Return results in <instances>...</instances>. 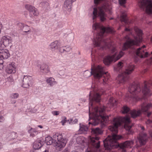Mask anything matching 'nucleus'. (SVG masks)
<instances>
[{
    "mask_svg": "<svg viewBox=\"0 0 152 152\" xmlns=\"http://www.w3.org/2000/svg\"><path fill=\"white\" fill-rule=\"evenodd\" d=\"M0 83L1 85L4 86L7 85V81L6 79L1 81H0Z\"/></svg>",
    "mask_w": 152,
    "mask_h": 152,
    "instance_id": "58836bf2",
    "label": "nucleus"
},
{
    "mask_svg": "<svg viewBox=\"0 0 152 152\" xmlns=\"http://www.w3.org/2000/svg\"><path fill=\"white\" fill-rule=\"evenodd\" d=\"M105 108V107L103 106L100 108L96 107L94 109L95 111L97 113L95 114V117L97 118L92 124V125H96L101 122L102 123V126L103 127L105 124L108 122V116L106 115L104 113Z\"/></svg>",
    "mask_w": 152,
    "mask_h": 152,
    "instance_id": "7ed1b4c3",
    "label": "nucleus"
},
{
    "mask_svg": "<svg viewBox=\"0 0 152 152\" xmlns=\"http://www.w3.org/2000/svg\"><path fill=\"white\" fill-rule=\"evenodd\" d=\"M7 81V85H9L13 82V80L11 77H10L6 79Z\"/></svg>",
    "mask_w": 152,
    "mask_h": 152,
    "instance_id": "f704fd0d",
    "label": "nucleus"
},
{
    "mask_svg": "<svg viewBox=\"0 0 152 152\" xmlns=\"http://www.w3.org/2000/svg\"><path fill=\"white\" fill-rule=\"evenodd\" d=\"M30 28L27 25H25L23 26L22 28V30L25 32H27L29 31Z\"/></svg>",
    "mask_w": 152,
    "mask_h": 152,
    "instance_id": "2f4dec72",
    "label": "nucleus"
},
{
    "mask_svg": "<svg viewBox=\"0 0 152 152\" xmlns=\"http://www.w3.org/2000/svg\"><path fill=\"white\" fill-rule=\"evenodd\" d=\"M134 66L133 65H129L126 69L125 71L118 75V80L120 83H123L127 78V75L131 74L134 70Z\"/></svg>",
    "mask_w": 152,
    "mask_h": 152,
    "instance_id": "1a4fd4ad",
    "label": "nucleus"
},
{
    "mask_svg": "<svg viewBox=\"0 0 152 152\" xmlns=\"http://www.w3.org/2000/svg\"><path fill=\"white\" fill-rule=\"evenodd\" d=\"M5 47V45L3 43L1 42L0 41V51L3 50L4 49H3Z\"/></svg>",
    "mask_w": 152,
    "mask_h": 152,
    "instance_id": "ea45409f",
    "label": "nucleus"
},
{
    "mask_svg": "<svg viewBox=\"0 0 152 152\" xmlns=\"http://www.w3.org/2000/svg\"><path fill=\"white\" fill-rule=\"evenodd\" d=\"M138 5L142 9H145L146 12L149 14L152 13V2L150 0H141Z\"/></svg>",
    "mask_w": 152,
    "mask_h": 152,
    "instance_id": "6e6552de",
    "label": "nucleus"
},
{
    "mask_svg": "<svg viewBox=\"0 0 152 152\" xmlns=\"http://www.w3.org/2000/svg\"><path fill=\"white\" fill-rule=\"evenodd\" d=\"M38 126L40 128H42V126H41V125H39V126Z\"/></svg>",
    "mask_w": 152,
    "mask_h": 152,
    "instance_id": "13d9d810",
    "label": "nucleus"
},
{
    "mask_svg": "<svg viewBox=\"0 0 152 152\" xmlns=\"http://www.w3.org/2000/svg\"><path fill=\"white\" fill-rule=\"evenodd\" d=\"M122 63L121 62H119L118 63L117 65V69L119 70L121 69L122 67Z\"/></svg>",
    "mask_w": 152,
    "mask_h": 152,
    "instance_id": "4c0bfd02",
    "label": "nucleus"
},
{
    "mask_svg": "<svg viewBox=\"0 0 152 152\" xmlns=\"http://www.w3.org/2000/svg\"><path fill=\"white\" fill-rule=\"evenodd\" d=\"M1 42L3 43L6 47L9 45L10 43V39L9 38L6 36L2 37L1 40Z\"/></svg>",
    "mask_w": 152,
    "mask_h": 152,
    "instance_id": "b1692460",
    "label": "nucleus"
},
{
    "mask_svg": "<svg viewBox=\"0 0 152 152\" xmlns=\"http://www.w3.org/2000/svg\"><path fill=\"white\" fill-rule=\"evenodd\" d=\"M109 13L110 14H112V12L111 11V10H109Z\"/></svg>",
    "mask_w": 152,
    "mask_h": 152,
    "instance_id": "4d7b16f0",
    "label": "nucleus"
},
{
    "mask_svg": "<svg viewBox=\"0 0 152 152\" xmlns=\"http://www.w3.org/2000/svg\"><path fill=\"white\" fill-rule=\"evenodd\" d=\"M54 78L53 77H50L47 80V83H49L50 85L51 86L55 85L56 83L55 81Z\"/></svg>",
    "mask_w": 152,
    "mask_h": 152,
    "instance_id": "c85d7f7f",
    "label": "nucleus"
},
{
    "mask_svg": "<svg viewBox=\"0 0 152 152\" xmlns=\"http://www.w3.org/2000/svg\"><path fill=\"white\" fill-rule=\"evenodd\" d=\"M145 47V45L143 46L142 47L139 48L136 51V56L142 58L143 57H146L147 56L148 53L147 52H145L143 48Z\"/></svg>",
    "mask_w": 152,
    "mask_h": 152,
    "instance_id": "4468645a",
    "label": "nucleus"
},
{
    "mask_svg": "<svg viewBox=\"0 0 152 152\" xmlns=\"http://www.w3.org/2000/svg\"><path fill=\"white\" fill-rule=\"evenodd\" d=\"M36 111V109H35V110H34V111H33V110H31V112H32L34 113V112H35Z\"/></svg>",
    "mask_w": 152,
    "mask_h": 152,
    "instance_id": "052dcab7",
    "label": "nucleus"
},
{
    "mask_svg": "<svg viewBox=\"0 0 152 152\" xmlns=\"http://www.w3.org/2000/svg\"><path fill=\"white\" fill-rule=\"evenodd\" d=\"M12 137V138L14 139L16 137V133L14 132H12L11 134Z\"/></svg>",
    "mask_w": 152,
    "mask_h": 152,
    "instance_id": "37998d69",
    "label": "nucleus"
},
{
    "mask_svg": "<svg viewBox=\"0 0 152 152\" xmlns=\"http://www.w3.org/2000/svg\"><path fill=\"white\" fill-rule=\"evenodd\" d=\"M123 151H124V152H126V150H123Z\"/></svg>",
    "mask_w": 152,
    "mask_h": 152,
    "instance_id": "69168bd1",
    "label": "nucleus"
},
{
    "mask_svg": "<svg viewBox=\"0 0 152 152\" xmlns=\"http://www.w3.org/2000/svg\"><path fill=\"white\" fill-rule=\"evenodd\" d=\"M6 71L8 74L14 73L15 72V68L14 65L12 64L8 65L6 69Z\"/></svg>",
    "mask_w": 152,
    "mask_h": 152,
    "instance_id": "6ab92c4d",
    "label": "nucleus"
},
{
    "mask_svg": "<svg viewBox=\"0 0 152 152\" xmlns=\"http://www.w3.org/2000/svg\"><path fill=\"white\" fill-rule=\"evenodd\" d=\"M26 8L30 12H32L34 15H37L38 13L37 12V9L34 7L30 5H25Z\"/></svg>",
    "mask_w": 152,
    "mask_h": 152,
    "instance_id": "412c9836",
    "label": "nucleus"
},
{
    "mask_svg": "<svg viewBox=\"0 0 152 152\" xmlns=\"http://www.w3.org/2000/svg\"><path fill=\"white\" fill-rule=\"evenodd\" d=\"M123 111L122 113H127L129 110V108L126 106H124L123 107Z\"/></svg>",
    "mask_w": 152,
    "mask_h": 152,
    "instance_id": "72a5a7b5",
    "label": "nucleus"
},
{
    "mask_svg": "<svg viewBox=\"0 0 152 152\" xmlns=\"http://www.w3.org/2000/svg\"><path fill=\"white\" fill-rule=\"evenodd\" d=\"M72 3V0H66L64 2V8L66 10L70 9Z\"/></svg>",
    "mask_w": 152,
    "mask_h": 152,
    "instance_id": "5701e85b",
    "label": "nucleus"
},
{
    "mask_svg": "<svg viewBox=\"0 0 152 152\" xmlns=\"http://www.w3.org/2000/svg\"><path fill=\"white\" fill-rule=\"evenodd\" d=\"M108 7L106 4H104L101 7H99L98 10L96 8H94V11L93 12V19L94 20L97 16V13H98V16L99 18L100 21L103 22L106 19L107 15L104 12V10H107L108 9Z\"/></svg>",
    "mask_w": 152,
    "mask_h": 152,
    "instance_id": "423d86ee",
    "label": "nucleus"
},
{
    "mask_svg": "<svg viewBox=\"0 0 152 152\" xmlns=\"http://www.w3.org/2000/svg\"><path fill=\"white\" fill-rule=\"evenodd\" d=\"M89 99L90 102L89 105L92 106L93 105V101H94L96 102H100L101 100L100 96L98 93H96L94 95L93 97L90 96Z\"/></svg>",
    "mask_w": 152,
    "mask_h": 152,
    "instance_id": "dca6fc26",
    "label": "nucleus"
},
{
    "mask_svg": "<svg viewBox=\"0 0 152 152\" xmlns=\"http://www.w3.org/2000/svg\"><path fill=\"white\" fill-rule=\"evenodd\" d=\"M150 136L152 138V133H150Z\"/></svg>",
    "mask_w": 152,
    "mask_h": 152,
    "instance_id": "680f3d73",
    "label": "nucleus"
},
{
    "mask_svg": "<svg viewBox=\"0 0 152 152\" xmlns=\"http://www.w3.org/2000/svg\"><path fill=\"white\" fill-rule=\"evenodd\" d=\"M115 50H116V49H115V48L114 47H113L112 48V53L114 52L115 51Z\"/></svg>",
    "mask_w": 152,
    "mask_h": 152,
    "instance_id": "49530a36",
    "label": "nucleus"
},
{
    "mask_svg": "<svg viewBox=\"0 0 152 152\" xmlns=\"http://www.w3.org/2000/svg\"><path fill=\"white\" fill-rule=\"evenodd\" d=\"M120 4L123 6L124 7H125L124 4L126 3V0H118Z\"/></svg>",
    "mask_w": 152,
    "mask_h": 152,
    "instance_id": "e433bc0d",
    "label": "nucleus"
},
{
    "mask_svg": "<svg viewBox=\"0 0 152 152\" xmlns=\"http://www.w3.org/2000/svg\"><path fill=\"white\" fill-rule=\"evenodd\" d=\"M92 28L94 30H98L100 31L99 33L96 34V38L94 39L95 41L94 42V45L96 46L102 47V48H103V45H107V42L102 40V35L104 32L113 33L114 31L109 27L105 28L101 24L96 23L93 24Z\"/></svg>",
    "mask_w": 152,
    "mask_h": 152,
    "instance_id": "f03ea898",
    "label": "nucleus"
},
{
    "mask_svg": "<svg viewBox=\"0 0 152 152\" xmlns=\"http://www.w3.org/2000/svg\"><path fill=\"white\" fill-rule=\"evenodd\" d=\"M124 123V128L125 129L128 131L129 134H131L132 132L130 130L133 125H130V122L129 118L128 117H124L121 120Z\"/></svg>",
    "mask_w": 152,
    "mask_h": 152,
    "instance_id": "f8f14e48",
    "label": "nucleus"
},
{
    "mask_svg": "<svg viewBox=\"0 0 152 152\" xmlns=\"http://www.w3.org/2000/svg\"><path fill=\"white\" fill-rule=\"evenodd\" d=\"M30 135L31 136L33 137H34L35 136V135L33 134H32V133H31V134Z\"/></svg>",
    "mask_w": 152,
    "mask_h": 152,
    "instance_id": "6e6d98bb",
    "label": "nucleus"
},
{
    "mask_svg": "<svg viewBox=\"0 0 152 152\" xmlns=\"http://www.w3.org/2000/svg\"><path fill=\"white\" fill-rule=\"evenodd\" d=\"M62 152H69V151L68 150V149L66 148Z\"/></svg>",
    "mask_w": 152,
    "mask_h": 152,
    "instance_id": "3c124183",
    "label": "nucleus"
},
{
    "mask_svg": "<svg viewBox=\"0 0 152 152\" xmlns=\"http://www.w3.org/2000/svg\"><path fill=\"white\" fill-rule=\"evenodd\" d=\"M4 120V118L2 116H0V122H2Z\"/></svg>",
    "mask_w": 152,
    "mask_h": 152,
    "instance_id": "de8ad7c7",
    "label": "nucleus"
},
{
    "mask_svg": "<svg viewBox=\"0 0 152 152\" xmlns=\"http://www.w3.org/2000/svg\"><path fill=\"white\" fill-rule=\"evenodd\" d=\"M2 24L1 22H0V33H1V29L2 28Z\"/></svg>",
    "mask_w": 152,
    "mask_h": 152,
    "instance_id": "8fccbe9b",
    "label": "nucleus"
},
{
    "mask_svg": "<svg viewBox=\"0 0 152 152\" xmlns=\"http://www.w3.org/2000/svg\"><path fill=\"white\" fill-rule=\"evenodd\" d=\"M88 130L87 127L83 125L80 127L79 131L81 133H86Z\"/></svg>",
    "mask_w": 152,
    "mask_h": 152,
    "instance_id": "cd10ccee",
    "label": "nucleus"
},
{
    "mask_svg": "<svg viewBox=\"0 0 152 152\" xmlns=\"http://www.w3.org/2000/svg\"><path fill=\"white\" fill-rule=\"evenodd\" d=\"M42 146V144L40 142H35L33 144V147L35 150H38Z\"/></svg>",
    "mask_w": 152,
    "mask_h": 152,
    "instance_id": "393cba45",
    "label": "nucleus"
},
{
    "mask_svg": "<svg viewBox=\"0 0 152 152\" xmlns=\"http://www.w3.org/2000/svg\"><path fill=\"white\" fill-rule=\"evenodd\" d=\"M91 130V132L93 134L98 135L101 134L103 133V131L99 128H92Z\"/></svg>",
    "mask_w": 152,
    "mask_h": 152,
    "instance_id": "4be33fe9",
    "label": "nucleus"
},
{
    "mask_svg": "<svg viewBox=\"0 0 152 152\" xmlns=\"http://www.w3.org/2000/svg\"><path fill=\"white\" fill-rule=\"evenodd\" d=\"M46 4L47 5H48V3L47 2H46Z\"/></svg>",
    "mask_w": 152,
    "mask_h": 152,
    "instance_id": "e2e57ef3",
    "label": "nucleus"
},
{
    "mask_svg": "<svg viewBox=\"0 0 152 152\" xmlns=\"http://www.w3.org/2000/svg\"><path fill=\"white\" fill-rule=\"evenodd\" d=\"M45 141L46 142L47 144L48 145H50L53 143L54 144V138L50 137H48L46 138Z\"/></svg>",
    "mask_w": 152,
    "mask_h": 152,
    "instance_id": "a878e982",
    "label": "nucleus"
},
{
    "mask_svg": "<svg viewBox=\"0 0 152 152\" xmlns=\"http://www.w3.org/2000/svg\"><path fill=\"white\" fill-rule=\"evenodd\" d=\"M0 56L1 57V60H3L4 59H7L10 56V54L8 50L5 49L3 50L0 51Z\"/></svg>",
    "mask_w": 152,
    "mask_h": 152,
    "instance_id": "aec40b11",
    "label": "nucleus"
},
{
    "mask_svg": "<svg viewBox=\"0 0 152 152\" xmlns=\"http://www.w3.org/2000/svg\"><path fill=\"white\" fill-rule=\"evenodd\" d=\"M151 107V105L150 104H143L141 107V110L138 111L133 110L131 112V115L133 118H135L139 116L141 113V111L143 112H146Z\"/></svg>",
    "mask_w": 152,
    "mask_h": 152,
    "instance_id": "9b49d317",
    "label": "nucleus"
},
{
    "mask_svg": "<svg viewBox=\"0 0 152 152\" xmlns=\"http://www.w3.org/2000/svg\"><path fill=\"white\" fill-rule=\"evenodd\" d=\"M3 61L2 60H0V70L2 69L3 67Z\"/></svg>",
    "mask_w": 152,
    "mask_h": 152,
    "instance_id": "79ce46f5",
    "label": "nucleus"
},
{
    "mask_svg": "<svg viewBox=\"0 0 152 152\" xmlns=\"http://www.w3.org/2000/svg\"><path fill=\"white\" fill-rule=\"evenodd\" d=\"M40 68L41 70L44 71L46 73H47L50 71L48 66L45 64H42L41 66H40Z\"/></svg>",
    "mask_w": 152,
    "mask_h": 152,
    "instance_id": "bb28decb",
    "label": "nucleus"
},
{
    "mask_svg": "<svg viewBox=\"0 0 152 152\" xmlns=\"http://www.w3.org/2000/svg\"><path fill=\"white\" fill-rule=\"evenodd\" d=\"M64 49L63 48H60V51L61 52V53H62L64 52Z\"/></svg>",
    "mask_w": 152,
    "mask_h": 152,
    "instance_id": "09e8293b",
    "label": "nucleus"
},
{
    "mask_svg": "<svg viewBox=\"0 0 152 152\" xmlns=\"http://www.w3.org/2000/svg\"><path fill=\"white\" fill-rule=\"evenodd\" d=\"M124 53L122 51H120L119 53L117 54H115L112 56H108L103 59V62L105 64L109 65L112 61L114 62L120 59L124 55Z\"/></svg>",
    "mask_w": 152,
    "mask_h": 152,
    "instance_id": "9d476101",
    "label": "nucleus"
},
{
    "mask_svg": "<svg viewBox=\"0 0 152 152\" xmlns=\"http://www.w3.org/2000/svg\"><path fill=\"white\" fill-rule=\"evenodd\" d=\"M18 94L17 93L13 94L11 96V97L12 98H16L18 97Z\"/></svg>",
    "mask_w": 152,
    "mask_h": 152,
    "instance_id": "a19ab883",
    "label": "nucleus"
},
{
    "mask_svg": "<svg viewBox=\"0 0 152 152\" xmlns=\"http://www.w3.org/2000/svg\"><path fill=\"white\" fill-rule=\"evenodd\" d=\"M52 113L54 115H58L59 114L58 112L57 111H53L52 112Z\"/></svg>",
    "mask_w": 152,
    "mask_h": 152,
    "instance_id": "a18cd8bd",
    "label": "nucleus"
},
{
    "mask_svg": "<svg viewBox=\"0 0 152 152\" xmlns=\"http://www.w3.org/2000/svg\"><path fill=\"white\" fill-rule=\"evenodd\" d=\"M150 92L149 89L147 87V85L145 84L144 87L142 89V92L144 94L146 95Z\"/></svg>",
    "mask_w": 152,
    "mask_h": 152,
    "instance_id": "c756f323",
    "label": "nucleus"
},
{
    "mask_svg": "<svg viewBox=\"0 0 152 152\" xmlns=\"http://www.w3.org/2000/svg\"><path fill=\"white\" fill-rule=\"evenodd\" d=\"M64 122L63 121H61V123H62V125H64Z\"/></svg>",
    "mask_w": 152,
    "mask_h": 152,
    "instance_id": "bf43d9fd",
    "label": "nucleus"
},
{
    "mask_svg": "<svg viewBox=\"0 0 152 152\" xmlns=\"http://www.w3.org/2000/svg\"><path fill=\"white\" fill-rule=\"evenodd\" d=\"M125 31H129L130 30L128 28H125Z\"/></svg>",
    "mask_w": 152,
    "mask_h": 152,
    "instance_id": "864d4df0",
    "label": "nucleus"
},
{
    "mask_svg": "<svg viewBox=\"0 0 152 152\" xmlns=\"http://www.w3.org/2000/svg\"><path fill=\"white\" fill-rule=\"evenodd\" d=\"M139 142L141 145H143L145 144L146 141L147 139L146 134L143 133L140 134L138 138Z\"/></svg>",
    "mask_w": 152,
    "mask_h": 152,
    "instance_id": "a211bd4d",
    "label": "nucleus"
},
{
    "mask_svg": "<svg viewBox=\"0 0 152 152\" xmlns=\"http://www.w3.org/2000/svg\"><path fill=\"white\" fill-rule=\"evenodd\" d=\"M141 91L139 85H132L129 87V91L133 95H136Z\"/></svg>",
    "mask_w": 152,
    "mask_h": 152,
    "instance_id": "ddd939ff",
    "label": "nucleus"
},
{
    "mask_svg": "<svg viewBox=\"0 0 152 152\" xmlns=\"http://www.w3.org/2000/svg\"><path fill=\"white\" fill-rule=\"evenodd\" d=\"M70 121L71 122V123L72 124H75L77 123L78 121V120L77 119H75L73 121L72 119H70Z\"/></svg>",
    "mask_w": 152,
    "mask_h": 152,
    "instance_id": "c03bdc74",
    "label": "nucleus"
},
{
    "mask_svg": "<svg viewBox=\"0 0 152 152\" xmlns=\"http://www.w3.org/2000/svg\"><path fill=\"white\" fill-rule=\"evenodd\" d=\"M140 128H141V129L142 130H144V128L143 126H141L140 127Z\"/></svg>",
    "mask_w": 152,
    "mask_h": 152,
    "instance_id": "5fc2aeb1",
    "label": "nucleus"
},
{
    "mask_svg": "<svg viewBox=\"0 0 152 152\" xmlns=\"http://www.w3.org/2000/svg\"><path fill=\"white\" fill-rule=\"evenodd\" d=\"M126 15L125 13L123 14L121 16V22H124L125 23H127Z\"/></svg>",
    "mask_w": 152,
    "mask_h": 152,
    "instance_id": "7c9ffc66",
    "label": "nucleus"
},
{
    "mask_svg": "<svg viewBox=\"0 0 152 152\" xmlns=\"http://www.w3.org/2000/svg\"><path fill=\"white\" fill-rule=\"evenodd\" d=\"M58 43L57 41H55L51 44V46L52 49L56 48L57 47V44Z\"/></svg>",
    "mask_w": 152,
    "mask_h": 152,
    "instance_id": "c9c22d12",
    "label": "nucleus"
},
{
    "mask_svg": "<svg viewBox=\"0 0 152 152\" xmlns=\"http://www.w3.org/2000/svg\"><path fill=\"white\" fill-rule=\"evenodd\" d=\"M151 112H150L149 113H147V116L148 117H149L150 115H151Z\"/></svg>",
    "mask_w": 152,
    "mask_h": 152,
    "instance_id": "603ef678",
    "label": "nucleus"
},
{
    "mask_svg": "<svg viewBox=\"0 0 152 152\" xmlns=\"http://www.w3.org/2000/svg\"><path fill=\"white\" fill-rule=\"evenodd\" d=\"M134 143L133 140L126 141L118 145L122 149H124L126 148H131Z\"/></svg>",
    "mask_w": 152,
    "mask_h": 152,
    "instance_id": "2eb2a0df",
    "label": "nucleus"
},
{
    "mask_svg": "<svg viewBox=\"0 0 152 152\" xmlns=\"http://www.w3.org/2000/svg\"><path fill=\"white\" fill-rule=\"evenodd\" d=\"M113 126L109 127V129L111 132L110 135L104 141V145L108 150H110L114 145L117 141L121 138V136L118 135V128L121 124V122L119 119L115 118L113 120Z\"/></svg>",
    "mask_w": 152,
    "mask_h": 152,
    "instance_id": "f257e3e1",
    "label": "nucleus"
},
{
    "mask_svg": "<svg viewBox=\"0 0 152 152\" xmlns=\"http://www.w3.org/2000/svg\"><path fill=\"white\" fill-rule=\"evenodd\" d=\"M104 67L100 65H98L94 70L93 72L88 70L86 71L84 73V76L86 77H90L93 75L94 77L96 78H99L102 75H104V78L103 79L104 82H105L109 78V76L107 75V73L104 71Z\"/></svg>",
    "mask_w": 152,
    "mask_h": 152,
    "instance_id": "39448f33",
    "label": "nucleus"
},
{
    "mask_svg": "<svg viewBox=\"0 0 152 152\" xmlns=\"http://www.w3.org/2000/svg\"><path fill=\"white\" fill-rule=\"evenodd\" d=\"M99 137H96L91 138V142L92 145L96 148H98L100 147V142L98 141Z\"/></svg>",
    "mask_w": 152,
    "mask_h": 152,
    "instance_id": "f3484780",
    "label": "nucleus"
},
{
    "mask_svg": "<svg viewBox=\"0 0 152 152\" xmlns=\"http://www.w3.org/2000/svg\"><path fill=\"white\" fill-rule=\"evenodd\" d=\"M48 152V151L45 150V152Z\"/></svg>",
    "mask_w": 152,
    "mask_h": 152,
    "instance_id": "0e129e2a",
    "label": "nucleus"
},
{
    "mask_svg": "<svg viewBox=\"0 0 152 152\" xmlns=\"http://www.w3.org/2000/svg\"><path fill=\"white\" fill-rule=\"evenodd\" d=\"M26 77H24L23 78V83L22 86L24 88H27L28 87L29 85H28V83H27V82H26L25 80V79H26Z\"/></svg>",
    "mask_w": 152,
    "mask_h": 152,
    "instance_id": "473e14b6",
    "label": "nucleus"
},
{
    "mask_svg": "<svg viewBox=\"0 0 152 152\" xmlns=\"http://www.w3.org/2000/svg\"><path fill=\"white\" fill-rule=\"evenodd\" d=\"M69 51V50H66V51Z\"/></svg>",
    "mask_w": 152,
    "mask_h": 152,
    "instance_id": "338daca9",
    "label": "nucleus"
},
{
    "mask_svg": "<svg viewBox=\"0 0 152 152\" xmlns=\"http://www.w3.org/2000/svg\"><path fill=\"white\" fill-rule=\"evenodd\" d=\"M134 30L137 34V36L134 37L135 40L131 39L128 36H126L125 38L127 39L128 40L123 45L122 49L123 50H126L133 45H137L139 42L142 41V31L136 27L134 28Z\"/></svg>",
    "mask_w": 152,
    "mask_h": 152,
    "instance_id": "20e7f679",
    "label": "nucleus"
},
{
    "mask_svg": "<svg viewBox=\"0 0 152 152\" xmlns=\"http://www.w3.org/2000/svg\"><path fill=\"white\" fill-rule=\"evenodd\" d=\"M151 42H152V37L151 38Z\"/></svg>",
    "mask_w": 152,
    "mask_h": 152,
    "instance_id": "774afa93",
    "label": "nucleus"
},
{
    "mask_svg": "<svg viewBox=\"0 0 152 152\" xmlns=\"http://www.w3.org/2000/svg\"><path fill=\"white\" fill-rule=\"evenodd\" d=\"M53 138L54 140V145L58 149H60L65 146L67 141L65 139L63 138L61 134L56 133L53 135Z\"/></svg>",
    "mask_w": 152,
    "mask_h": 152,
    "instance_id": "0eeeda50",
    "label": "nucleus"
}]
</instances>
